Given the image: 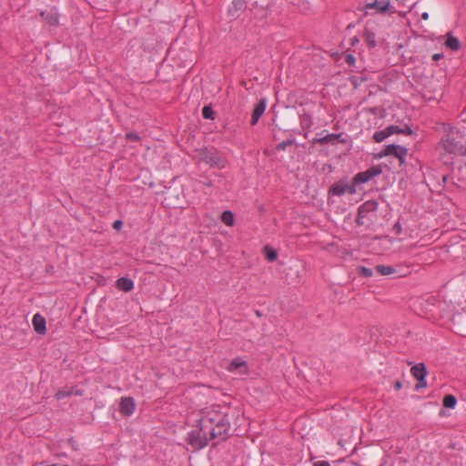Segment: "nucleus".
I'll list each match as a JSON object with an SVG mask.
<instances>
[{
    "instance_id": "1",
    "label": "nucleus",
    "mask_w": 466,
    "mask_h": 466,
    "mask_svg": "<svg viewBox=\"0 0 466 466\" xmlns=\"http://www.w3.org/2000/svg\"><path fill=\"white\" fill-rule=\"evenodd\" d=\"M228 409L219 406L207 408L201 411L198 427L187 434V442L195 450L203 449L214 439L221 441L229 436L230 420Z\"/></svg>"
},
{
    "instance_id": "2",
    "label": "nucleus",
    "mask_w": 466,
    "mask_h": 466,
    "mask_svg": "<svg viewBox=\"0 0 466 466\" xmlns=\"http://www.w3.org/2000/svg\"><path fill=\"white\" fill-rule=\"evenodd\" d=\"M198 157L199 161L210 167L224 168L226 167V159L214 150L200 149L198 152Z\"/></svg>"
},
{
    "instance_id": "3",
    "label": "nucleus",
    "mask_w": 466,
    "mask_h": 466,
    "mask_svg": "<svg viewBox=\"0 0 466 466\" xmlns=\"http://www.w3.org/2000/svg\"><path fill=\"white\" fill-rule=\"evenodd\" d=\"M446 151L453 154H466V148L462 143L461 137L457 133H450L442 140Z\"/></svg>"
},
{
    "instance_id": "4",
    "label": "nucleus",
    "mask_w": 466,
    "mask_h": 466,
    "mask_svg": "<svg viewBox=\"0 0 466 466\" xmlns=\"http://www.w3.org/2000/svg\"><path fill=\"white\" fill-rule=\"evenodd\" d=\"M225 369L232 373L245 375L248 373V363L242 358H235L228 362Z\"/></svg>"
},
{
    "instance_id": "5",
    "label": "nucleus",
    "mask_w": 466,
    "mask_h": 466,
    "mask_svg": "<svg viewBox=\"0 0 466 466\" xmlns=\"http://www.w3.org/2000/svg\"><path fill=\"white\" fill-rule=\"evenodd\" d=\"M356 192L355 185L349 184L344 181H339L338 183H335L332 187H330L329 190V195L333 196H342L346 193L349 194H354Z\"/></svg>"
},
{
    "instance_id": "6",
    "label": "nucleus",
    "mask_w": 466,
    "mask_h": 466,
    "mask_svg": "<svg viewBox=\"0 0 466 466\" xmlns=\"http://www.w3.org/2000/svg\"><path fill=\"white\" fill-rule=\"evenodd\" d=\"M407 149L399 145H389L385 147L380 157L392 155L400 160V164H402L404 162L405 157L407 156Z\"/></svg>"
},
{
    "instance_id": "7",
    "label": "nucleus",
    "mask_w": 466,
    "mask_h": 466,
    "mask_svg": "<svg viewBox=\"0 0 466 466\" xmlns=\"http://www.w3.org/2000/svg\"><path fill=\"white\" fill-rule=\"evenodd\" d=\"M382 172L380 167L376 166L364 172L358 173L354 177V184L365 183Z\"/></svg>"
},
{
    "instance_id": "8",
    "label": "nucleus",
    "mask_w": 466,
    "mask_h": 466,
    "mask_svg": "<svg viewBox=\"0 0 466 466\" xmlns=\"http://www.w3.org/2000/svg\"><path fill=\"white\" fill-rule=\"evenodd\" d=\"M135 410V402L131 397H124L119 403V411L125 416H130Z\"/></svg>"
},
{
    "instance_id": "9",
    "label": "nucleus",
    "mask_w": 466,
    "mask_h": 466,
    "mask_svg": "<svg viewBox=\"0 0 466 466\" xmlns=\"http://www.w3.org/2000/svg\"><path fill=\"white\" fill-rule=\"evenodd\" d=\"M84 392V389L81 387L79 388L78 385H76L75 387H65L64 389L62 390H59L56 393V397L57 400H61V399H64L67 396H71V395H82Z\"/></svg>"
},
{
    "instance_id": "10",
    "label": "nucleus",
    "mask_w": 466,
    "mask_h": 466,
    "mask_svg": "<svg viewBox=\"0 0 466 466\" xmlns=\"http://www.w3.org/2000/svg\"><path fill=\"white\" fill-rule=\"evenodd\" d=\"M376 203L375 202H366L362 204L359 208V215L357 218V223L359 225H363L364 221L363 218L367 216V214L370 211H374L376 209Z\"/></svg>"
},
{
    "instance_id": "11",
    "label": "nucleus",
    "mask_w": 466,
    "mask_h": 466,
    "mask_svg": "<svg viewBox=\"0 0 466 466\" xmlns=\"http://www.w3.org/2000/svg\"><path fill=\"white\" fill-rule=\"evenodd\" d=\"M266 106H267L266 99H261L258 103V105L255 106V108H254V110L252 112L251 121H250V124L252 126L257 124V122L258 121L259 117L265 112Z\"/></svg>"
},
{
    "instance_id": "12",
    "label": "nucleus",
    "mask_w": 466,
    "mask_h": 466,
    "mask_svg": "<svg viewBox=\"0 0 466 466\" xmlns=\"http://www.w3.org/2000/svg\"><path fill=\"white\" fill-rule=\"evenodd\" d=\"M35 330L39 334H44L46 331V319L39 314H35L32 320Z\"/></svg>"
},
{
    "instance_id": "13",
    "label": "nucleus",
    "mask_w": 466,
    "mask_h": 466,
    "mask_svg": "<svg viewBox=\"0 0 466 466\" xmlns=\"http://www.w3.org/2000/svg\"><path fill=\"white\" fill-rule=\"evenodd\" d=\"M116 287L119 290L128 292L134 289V282L130 279L122 277L116 281Z\"/></svg>"
},
{
    "instance_id": "14",
    "label": "nucleus",
    "mask_w": 466,
    "mask_h": 466,
    "mask_svg": "<svg viewBox=\"0 0 466 466\" xmlns=\"http://www.w3.org/2000/svg\"><path fill=\"white\" fill-rule=\"evenodd\" d=\"M41 16L44 17L45 21L50 25H57L58 24V14L56 10L42 12Z\"/></svg>"
},
{
    "instance_id": "15",
    "label": "nucleus",
    "mask_w": 466,
    "mask_h": 466,
    "mask_svg": "<svg viewBox=\"0 0 466 466\" xmlns=\"http://www.w3.org/2000/svg\"><path fill=\"white\" fill-rule=\"evenodd\" d=\"M410 372L415 379H425L427 376V370L423 363L414 365L410 369Z\"/></svg>"
},
{
    "instance_id": "16",
    "label": "nucleus",
    "mask_w": 466,
    "mask_h": 466,
    "mask_svg": "<svg viewBox=\"0 0 466 466\" xmlns=\"http://www.w3.org/2000/svg\"><path fill=\"white\" fill-rule=\"evenodd\" d=\"M390 0H375L372 4H368L367 8H376L380 12H385L389 9Z\"/></svg>"
},
{
    "instance_id": "17",
    "label": "nucleus",
    "mask_w": 466,
    "mask_h": 466,
    "mask_svg": "<svg viewBox=\"0 0 466 466\" xmlns=\"http://www.w3.org/2000/svg\"><path fill=\"white\" fill-rule=\"evenodd\" d=\"M445 46L453 51H457L460 48L461 44L457 37L451 35V34H448L447 39L445 41Z\"/></svg>"
},
{
    "instance_id": "18",
    "label": "nucleus",
    "mask_w": 466,
    "mask_h": 466,
    "mask_svg": "<svg viewBox=\"0 0 466 466\" xmlns=\"http://www.w3.org/2000/svg\"><path fill=\"white\" fill-rule=\"evenodd\" d=\"M387 129L389 131V134L390 136L394 134H411V130L408 126H405L403 128L399 127L398 126H389L387 127Z\"/></svg>"
},
{
    "instance_id": "19",
    "label": "nucleus",
    "mask_w": 466,
    "mask_h": 466,
    "mask_svg": "<svg viewBox=\"0 0 466 466\" xmlns=\"http://www.w3.org/2000/svg\"><path fill=\"white\" fill-rule=\"evenodd\" d=\"M244 7L243 0H232L228 7V13L231 16H235L237 12Z\"/></svg>"
},
{
    "instance_id": "20",
    "label": "nucleus",
    "mask_w": 466,
    "mask_h": 466,
    "mask_svg": "<svg viewBox=\"0 0 466 466\" xmlns=\"http://www.w3.org/2000/svg\"><path fill=\"white\" fill-rule=\"evenodd\" d=\"M376 270L382 276H389L396 272L394 268L385 265H378Z\"/></svg>"
},
{
    "instance_id": "21",
    "label": "nucleus",
    "mask_w": 466,
    "mask_h": 466,
    "mask_svg": "<svg viewBox=\"0 0 466 466\" xmlns=\"http://www.w3.org/2000/svg\"><path fill=\"white\" fill-rule=\"evenodd\" d=\"M456 403H457V400L451 394L445 395L443 398V400H442L443 407L449 408V409H453L455 407Z\"/></svg>"
},
{
    "instance_id": "22",
    "label": "nucleus",
    "mask_w": 466,
    "mask_h": 466,
    "mask_svg": "<svg viewBox=\"0 0 466 466\" xmlns=\"http://www.w3.org/2000/svg\"><path fill=\"white\" fill-rule=\"evenodd\" d=\"M221 221L227 226H233L234 216L231 211L226 210L221 214Z\"/></svg>"
},
{
    "instance_id": "23",
    "label": "nucleus",
    "mask_w": 466,
    "mask_h": 466,
    "mask_svg": "<svg viewBox=\"0 0 466 466\" xmlns=\"http://www.w3.org/2000/svg\"><path fill=\"white\" fill-rule=\"evenodd\" d=\"M389 137H390V135L389 134L387 127L384 128L383 130L375 132L373 135L374 140L378 143L382 142L384 139H386Z\"/></svg>"
},
{
    "instance_id": "24",
    "label": "nucleus",
    "mask_w": 466,
    "mask_h": 466,
    "mask_svg": "<svg viewBox=\"0 0 466 466\" xmlns=\"http://www.w3.org/2000/svg\"><path fill=\"white\" fill-rule=\"evenodd\" d=\"M364 40L370 47H374L376 46V37L371 32L366 31L364 34Z\"/></svg>"
},
{
    "instance_id": "25",
    "label": "nucleus",
    "mask_w": 466,
    "mask_h": 466,
    "mask_svg": "<svg viewBox=\"0 0 466 466\" xmlns=\"http://www.w3.org/2000/svg\"><path fill=\"white\" fill-rule=\"evenodd\" d=\"M264 251H265L266 258L268 261L272 262V261H274L277 258L278 255H277V252L274 249H271V248L266 247L264 248Z\"/></svg>"
},
{
    "instance_id": "26",
    "label": "nucleus",
    "mask_w": 466,
    "mask_h": 466,
    "mask_svg": "<svg viewBox=\"0 0 466 466\" xmlns=\"http://www.w3.org/2000/svg\"><path fill=\"white\" fill-rule=\"evenodd\" d=\"M202 116L206 119H213L214 118V112L211 107L209 106H204L202 109Z\"/></svg>"
},
{
    "instance_id": "27",
    "label": "nucleus",
    "mask_w": 466,
    "mask_h": 466,
    "mask_svg": "<svg viewBox=\"0 0 466 466\" xmlns=\"http://www.w3.org/2000/svg\"><path fill=\"white\" fill-rule=\"evenodd\" d=\"M358 271L360 274H361L364 277L370 278L372 276V270L366 267H360L358 268Z\"/></svg>"
},
{
    "instance_id": "28",
    "label": "nucleus",
    "mask_w": 466,
    "mask_h": 466,
    "mask_svg": "<svg viewBox=\"0 0 466 466\" xmlns=\"http://www.w3.org/2000/svg\"><path fill=\"white\" fill-rule=\"evenodd\" d=\"M291 145V141H283L277 145L276 148L278 150H284L288 146Z\"/></svg>"
},
{
    "instance_id": "29",
    "label": "nucleus",
    "mask_w": 466,
    "mask_h": 466,
    "mask_svg": "<svg viewBox=\"0 0 466 466\" xmlns=\"http://www.w3.org/2000/svg\"><path fill=\"white\" fill-rule=\"evenodd\" d=\"M335 137H336V135H333V134H331V135H328V136H326V137H324L320 138V139H319V142H320V143H328V142L332 141Z\"/></svg>"
},
{
    "instance_id": "30",
    "label": "nucleus",
    "mask_w": 466,
    "mask_h": 466,
    "mask_svg": "<svg viewBox=\"0 0 466 466\" xmlns=\"http://www.w3.org/2000/svg\"><path fill=\"white\" fill-rule=\"evenodd\" d=\"M127 138L128 140H131V141H137L138 140V136L137 134H134V133H128L127 134Z\"/></svg>"
},
{
    "instance_id": "31",
    "label": "nucleus",
    "mask_w": 466,
    "mask_h": 466,
    "mask_svg": "<svg viewBox=\"0 0 466 466\" xmlns=\"http://www.w3.org/2000/svg\"><path fill=\"white\" fill-rule=\"evenodd\" d=\"M313 466H330V464L327 461H318L313 463Z\"/></svg>"
},
{
    "instance_id": "32",
    "label": "nucleus",
    "mask_w": 466,
    "mask_h": 466,
    "mask_svg": "<svg viewBox=\"0 0 466 466\" xmlns=\"http://www.w3.org/2000/svg\"><path fill=\"white\" fill-rule=\"evenodd\" d=\"M427 386L426 380H418V383L415 386L416 390H419L420 388H424Z\"/></svg>"
},
{
    "instance_id": "33",
    "label": "nucleus",
    "mask_w": 466,
    "mask_h": 466,
    "mask_svg": "<svg viewBox=\"0 0 466 466\" xmlns=\"http://www.w3.org/2000/svg\"><path fill=\"white\" fill-rule=\"evenodd\" d=\"M121 227H122V222H121L120 220H116V221H115V222H114V224H113V228H114L115 229H120V228H121Z\"/></svg>"
},
{
    "instance_id": "34",
    "label": "nucleus",
    "mask_w": 466,
    "mask_h": 466,
    "mask_svg": "<svg viewBox=\"0 0 466 466\" xmlns=\"http://www.w3.org/2000/svg\"><path fill=\"white\" fill-rule=\"evenodd\" d=\"M393 387L396 390H400L402 388V384H401L400 380H396Z\"/></svg>"
},
{
    "instance_id": "35",
    "label": "nucleus",
    "mask_w": 466,
    "mask_h": 466,
    "mask_svg": "<svg viewBox=\"0 0 466 466\" xmlns=\"http://www.w3.org/2000/svg\"><path fill=\"white\" fill-rule=\"evenodd\" d=\"M354 60H355V59H354V57H353L351 55H349V56H347V57H346V61H347L349 64L353 63V62H354Z\"/></svg>"
},
{
    "instance_id": "36",
    "label": "nucleus",
    "mask_w": 466,
    "mask_h": 466,
    "mask_svg": "<svg viewBox=\"0 0 466 466\" xmlns=\"http://www.w3.org/2000/svg\"><path fill=\"white\" fill-rule=\"evenodd\" d=\"M421 18H422L423 20H428V19H429V14H428V13H426V12H425V13H423V14L421 15Z\"/></svg>"
},
{
    "instance_id": "37",
    "label": "nucleus",
    "mask_w": 466,
    "mask_h": 466,
    "mask_svg": "<svg viewBox=\"0 0 466 466\" xmlns=\"http://www.w3.org/2000/svg\"><path fill=\"white\" fill-rule=\"evenodd\" d=\"M440 57H441V55H439V54H436L433 56L434 60H438Z\"/></svg>"
}]
</instances>
